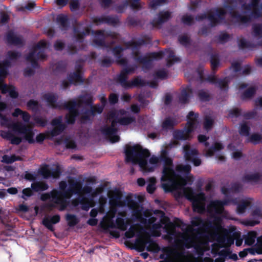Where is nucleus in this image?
Returning a JSON list of instances; mask_svg holds the SVG:
<instances>
[{"label":"nucleus","mask_w":262,"mask_h":262,"mask_svg":"<svg viewBox=\"0 0 262 262\" xmlns=\"http://www.w3.org/2000/svg\"><path fill=\"white\" fill-rule=\"evenodd\" d=\"M118 121L121 124L127 125L133 121V119L131 118H119Z\"/></svg>","instance_id":"nucleus-28"},{"label":"nucleus","mask_w":262,"mask_h":262,"mask_svg":"<svg viewBox=\"0 0 262 262\" xmlns=\"http://www.w3.org/2000/svg\"><path fill=\"white\" fill-rule=\"evenodd\" d=\"M258 242L262 244V235L257 238Z\"/></svg>","instance_id":"nucleus-59"},{"label":"nucleus","mask_w":262,"mask_h":262,"mask_svg":"<svg viewBox=\"0 0 262 262\" xmlns=\"http://www.w3.org/2000/svg\"><path fill=\"white\" fill-rule=\"evenodd\" d=\"M19 209L20 210L23 211H26L28 210V207L27 206L25 205H21L19 206Z\"/></svg>","instance_id":"nucleus-51"},{"label":"nucleus","mask_w":262,"mask_h":262,"mask_svg":"<svg viewBox=\"0 0 262 262\" xmlns=\"http://www.w3.org/2000/svg\"><path fill=\"white\" fill-rule=\"evenodd\" d=\"M8 66V63H0V76H5L7 74V68Z\"/></svg>","instance_id":"nucleus-26"},{"label":"nucleus","mask_w":262,"mask_h":262,"mask_svg":"<svg viewBox=\"0 0 262 262\" xmlns=\"http://www.w3.org/2000/svg\"><path fill=\"white\" fill-rule=\"evenodd\" d=\"M131 110L132 112L134 113H137L139 111V108L137 105H133L131 107Z\"/></svg>","instance_id":"nucleus-50"},{"label":"nucleus","mask_w":262,"mask_h":262,"mask_svg":"<svg viewBox=\"0 0 262 262\" xmlns=\"http://www.w3.org/2000/svg\"><path fill=\"white\" fill-rule=\"evenodd\" d=\"M163 15L167 17L169 16V13L167 12H165L163 14Z\"/></svg>","instance_id":"nucleus-63"},{"label":"nucleus","mask_w":262,"mask_h":262,"mask_svg":"<svg viewBox=\"0 0 262 262\" xmlns=\"http://www.w3.org/2000/svg\"><path fill=\"white\" fill-rule=\"evenodd\" d=\"M223 146L220 143H216L214 145L213 149H209L206 152V155L208 156H211L213 155V152L215 151L222 149Z\"/></svg>","instance_id":"nucleus-23"},{"label":"nucleus","mask_w":262,"mask_h":262,"mask_svg":"<svg viewBox=\"0 0 262 262\" xmlns=\"http://www.w3.org/2000/svg\"><path fill=\"white\" fill-rule=\"evenodd\" d=\"M155 217H151V218L148 219L149 222L151 223L155 221Z\"/></svg>","instance_id":"nucleus-60"},{"label":"nucleus","mask_w":262,"mask_h":262,"mask_svg":"<svg viewBox=\"0 0 262 262\" xmlns=\"http://www.w3.org/2000/svg\"><path fill=\"white\" fill-rule=\"evenodd\" d=\"M18 159L19 158L15 156H4L3 157L2 161L7 163H11L14 161L18 160Z\"/></svg>","instance_id":"nucleus-24"},{"label":"nucleus","mask_w":262,"mask_h":262,"mask_svg":"<svg viewBox=\"0 0 262 262\" xmlns=\"http://www.w3.org/2000/svg\"><path fill=\"white\" fill-rule=\"evenodd\" d=\"M225 259L223 255H220L219 257L216 258L214 260V262H224Z\"/></svg>","instance_id":"nucleus-46"},{"label":"nucleus","mask_w":262,"mask_h":262,"mask_svg":"<svg viewBox=\"0 0 262 262\" xmlns=\"http://www.w3.org/2000/svg\"><path fill=\"white\" fill-rule=\"evenodd\" d=\"M41 174L46 178H49L51 176L53 178H57L59 175L58 170H55L51 172L47 166L43 167L41 169Z\"/></svg>","instance_id":"nucleus-14"},{"label":"nucleus","mask_w":262,"mask_h":262,"mask_svg":"<svg viewBox=\"0 0 262 262\" xmlns=\"http://www.w3.org/2000/svg\"><path fill=\"white\" fill-rule=\"evenodd\" d=\"M115 132L114 128H110L106 131V134L108 135V137L112 142H116L119 141V137L117 136H113Z\"/></svg>","instance_id":"nucleus-21"},{"label":"nucleus","mask_w":262,"mask_h":262,"mask_svg":"<svg viewBox=\"0 0 262 262\" xmlns=\"http://www.w3.org/2000/svg\"><path fill=\"white\" fill-rule=\"evenodd\" d=\"M257 252L258 254H262V248H259L257 249Z\"/></svg>","instance_id":"nucleus-62"},{"label":"nucleus","mask_w":262,"mask_h":262,"mask_svg":"<svg viewBox=\"0 0 262 262\" xmlns=\"http://www.w3.org/2000/svg\"><path fill=\"white\" fill-rule=\"evenodd\" d=\"M249 127L247 124H244L241 125L240 133L243 135H247L248 133Z\"/></svg>","instance_id":"nucleus-27"},{"label":"nucleus","mask_w":262,"mask_h":262,"mask_svg":"<svg viewBox=\"0 0 262 262\" xmlns=\"http://www.w3.org/2000/svg\"><path fill=\"white\" fill-rule=\"evenodd\" d=\"M52 125L54 129L51 132V136L57 135L63 129V126L61 123V119L60 118L54 120L52 122Z\"/></svg>","instance_id":"nucleus-12"},{"label":"nucleus","mask_w":262,"mask_h":262,"mask_svg":"<svg viewBox=\"0 0 262 262\" xmlns=\"http://www.w3.org/2000/svg\"><path fill=\"white\" fill-rule=\"evenodd\" d=\"M34 6V3L33 2L30 3L26 7L27 9H31L33 8Z\"/></svg>","instance_id":"nucleus-54"},{"label":"nucleus","mask_w":262,"mask_h":262,"mask_svg":"<svg viewBox=\"0 0 262 262\" xmlns=\"http://www.w3.org/2000/svg\"><path fill=\"white\" fill-rule=\"evenodd\" d=\"M59 216L58 215H55L52 217L50 219H46L43 221V224L48 229L50 230L53 229V227L51 223L55 224L59 222Z\"/></svg>","instance_id":"nucleus-15"},{"label":"nucleus","mask_w":262,"mask_h":262,"mask_svg":"<svg viewBox=\"0 0 262 262\" xmlns=\"http://www.w3.org/2000/svg\"><path fill=\"white\" fill-rule=\"evenodd\" d=\"M56 3L59 6H64L66 4V0H56Z\"/></svg>","instance_id":"nucleus-47"},{"label":"nucleus","mask_w":262,"mask_h":262,"mask_svg":"<svg viewBox=\"0 0 262 262\" xmlns=\"http://www.w3.org/2000/svg\"><path fill=\"white\" fill-rule=\"evenodd\" d=\"M6 191H7V192L9 193L10 194H14L17 192V190L16 188L11 187V188L8 189L6 190Z\"/></svg>","instance_id":"nucleus-37"},{"label":"nucleus","mask_w":262,"mask_h":262,"mask_svg":"<svg viewBox=\"0 0 262 262\" xmlns=\"http://www.w3.org/2000/svg\"><path fill=\"white\" fill-rule=\"evenodd\" d=\"M258 103L260 105L262 106V98L259 99Z\"/></svg>","instance_id":"nucleus-64"},{"label":"nucleus","mask_w":262,"mask_h":262,"mask_svg":"<svg viewBox=\"0 0 262 262\" xmlns=\"http://www.w3.org/2000/svg\"><path fill=\"white\" fill-rule=\"evenodd\" d=\"M39 44L41 45V46L43 47V46H46V42L44 41H42L39 42Z\"/></svg>","instance_id":"nucleus-61"},{"label":"nucleus","mask_w":262,"mask_h":262,"mask_svg":"<svg viewBox=\"0 0 262 262\" xmlns=\"http://www.w3.org/2000/svg\"><path fill=\"white\" fill-rule=\"evenodd\" d=\"M81 187L79 183L73 182L70 184V189L66 190V184L61 182L59 184L60 192L56 190L52 191L50 194L45 193L42 194L41 199L42 200L51 199V200L56 204H63L64 199H69L72 194V191H75L78 193Z\"/></svg>","instance_id":"nucleus-6"},{"label":"nucleus","mask_w":262,"mask_h":262,"mask_svg":"<svg viewBox=\"0 0 262 262\" xmlns=\"http://www.w3.org/2000/svg\"><path fill=\"white\" fill-rule=\"evenodd\" d=\"M159 215L161 217L160 221L164 226L167 233L168 238H174L177 248H170L167 251V254L170 262H191V255H186L183 251L182 246L187 248L193 247L199 254H202L209 249V243L211 242L212 252L216 253L220 248L230 246L236 240V245L239 246L243 240L241 238L239 232L234 229L229 235L227 231L222 228L220 220L217 219L213 223L212 231L207 235L195 236L191 226H188L186 231L181 234L176 233L173 225L169 222L167 218L163 216V213L159 212Z\"/></svg>","instance_id":"nucleus-1"},{"label":"nucleus","mask_w":262,"mask_h":262,"mask_svg":"<svg viewBox=\"0 0 262 262\" xmlns=\"http://www.w3.org/2000/svg\"><path fill=\"white\" fill-rule=\"evenodd\" d=\"M102 110H103V107H102V106H100V107H99L98 108V110H97V109L96 108V111L97 112H98V113H101V112H102Z\"/></svg>","instance_id":"nucleus-56"},{"label":"nucleus","mask_w":262,"mask_h":262,"mask_svg":"<svg viewBox=\"0 0 262 262\" xmlns=\"http://www.w3.org/2000/svg\"><path fill=\"white\" fill-rule=\"evenodd\" d=\"M121 193L118 190H111L108 193V196L110 198L111 209L104 217L101 223L102 226L104 228L117 227V228L124 231L127 229L128 226L132 221L136 220L141 222H144L146 219L144 216L148 217L150 213L148 211H143V209L138 203L133 201H128L127 205L132 209V216L130 218L124 220L126 216L125 211L118 212L117 217L114 222V217L117 211L116 207H123L126 203L121 200Z\"/></svg>","instance_id":"nucleus-2"},{"label":"nucleus","mask_w":262,"mask_h":262,"mask_svg":"<svg viewBox=\"0 0 262 262\" xmlns=\"http://www.w3.org/2000/svg\"><path fill=\"white\" fill-rule=\"evenodd\" d=\"M19 56V54L17 53L14 52H9L8 54V59L10 60H13L16 59Z\"/></svg>","instance_id":"nucleus-30"},{"label":"nucleus","mask_w":262,"mask_h":262,"mask_svg":"<svg viewBox=\"0 0 262 262\" xmlns=\"http://www.w3.org/2000/svg\"><path fill=\"white\" fill-rule=\"evenodd\" d=\"M63 43L60 41L57 42L55 45V48L58 50L61 49L63 47Z\"/></svg>","instance_id":"nucleus-45"},{"label":"nucleus","mask_w":262,"mask_h":262,"mask_svg":"<svg viewBox=\"0 0 262 262\" xmlns=\"http://www.w3.org/2000/svg\"><path fill=\"white\" fill-rule=\"evenodd\" d=\"M196 115L193 112H190L188 115V122L186 127L183 133L178 132L175 136L177 139L187 140L192 137V133L196 128L197 125L196 123Z\"/></svg>","instance_id":"nucleus-8"},{"label":"nucleus","mask_w":262,"mask_h":262,"mask_svg":"<svg viewBox=\"0 0 262 262\" xmlns=\"http://www.w3.org/2000/svg\"><path fill=\"white\" fill-rule=\"evenodd\" d=\"M106 203V199L104 198H101L100 199V204L101 205V206L99 208V212H103L104 211V208L103 207V205L105 204Z\"/></svg>","instance_id":"nucleus-34"},{"label":"nucleus","mask_w":262,"mask_h":262,"mask_svg":"<svg viewBox=\"0 0 262 262\" xmlns=\"http://www.w3.org/2000/svg\"><path fill=\"white\" fill-rule=\"evenodd\" d=\"M67 220L71 225H74L76 223V217L72 215H68L67 216Z\"/></svg>","instance_id":"nucleus-31"},{"label":"nucleus","mask_w":262,"mask_h":262,"mask_svg":"<svg viewBox=\"0 0 262 262\" xmlns=\"http://www.w3.org/2000/svg\"><path fill=\"white\" fill-rule=\"evenodd\" d=\"M0 90L3 93H8L12 98H16L18 93L15 89L12 86H8L3 82H0Z\"/></svg>","instance_id":"nucleus-10"},{"label":"nucleus","mask_w":262,"mask_h":262,"mask_svg":"<svg viewBox=\"0 0 262 262\" xmlns=\"http://www.w3.org/2000/svg\"><path fill=\"white\" fill-rule=\"evenodd\" d=\"M153 235L155 236H159L160 235V232L158 231H154Z\"/></svg>","instance_id":"nucleus-57"},{"label":"nucleus","mask_w":262,"mask_h":262,"mask_svg":"<svg viewBox=\"0 0 262 262\" xmlns=\"http://www.w3.org/2000/svg\"><path fill=\"white\" fill-rule=\"evenodd\" d=\"M137 183L140 186H143L145 184V180L142 178H139L137 180Z\"/></svg>","instance_id":"nucleus-48"},{"label":"nucleus","mask_w":262,"mask_h":262,"mask_svg":"<svg viewBox=\"0 0 262 262\" xmlns=\"http://www.w3.org/2000/svg\"><path fill=\"white\" fill-rule=\"evenodd\" d=\"M198 140L200 142H203L207 140V137L203 135H199L198 136Z\"/></svg>","instance_id":"nucleus-44"},{"label":"nucleus","mask_w":262,"mask_h":262,"mask_svg":"<svg viewBox=\"0 0 262 262\" xmlns=\"http://www.w3.org/2000/svg\"><path fill=\"white\" fill-rule=\"evenodd\" d=\"M25 179L31 181L34 179V177L33 175L30 173H27L25 176Z\"/></svg>","instance_id":"nucleus-40"},{"label":"nucleus","mask_w":262,"mask_h":262,"mask_svg":"<svg viewBox=\"0 0 262 262\" xmlns=\"http://www.w3.org/2000/svg\"><path fill=\"white\" fill-rule=\"evenodd\" d=\"M225 203H223L219 201H212L210 203L207 209L210 212H215L216 213H222L223 211V206Z\"/></svg>","instance_id":"nucleus-11"},{"label":"nucleus","mask_w":262,"mask_h":262,"mask_svg":"<svg viewBox=\"0 0 262 262\" xmlns=\"http://www.w3.org/2000/svg\"><path fill=\"white\" fill-rule=\"evenodd\" d=\"M183 149L185 157L187 160L192 161L193 164L196 166L201 164V160L195 157L198 154V151L194 148L190 147L189 145H186L184 147Z\"/></svg>","instance_id":"nucleus-9"},{"label":"nucleus","mask_w":262,"mask_h":262,"mask_svg":"<svg viewBox=\"0 0 262 262\" xmlns=\"http://www.w3.org/2000/svg\"><path fill=\"white\" fill-rule=\"evenodd\" d=\"M256 233L255 232H249L245 238V244L248 245H252L255 240Z\"/></svg>","instance_id":"nucleus-20"},{"label":"nucleus","mask_w":262,"mask_h":262,"mask_svg":"<svg viewBox=\"0 0 262 262\" xmlns=\"http://www.w3.org/2000/svg\"><path fill=\"white\" fill-rule=\"evenodd\" d=\"M102 191V188L101 187L97 188L94 192L92 193V195L94 196L96 195L97 193H99L101 192Z\"/></svg>","instance_id":"nucleus-49"},{"label":"nucleus","mask_w":262,"mask_h":262,"mask_svg":"<svg viewBox=\"0 0 262 262\" xmlns=\"http://www.w3.org/2000/svg\"><path fill=\"white\" fill-rule=\"evenodd\" d=\"M118 100L117 96L115 94H111L110 96L109 101L112 103H115Z\"/></svg>","instance_id":"nucleus-35"},{"label":"nucleus","mask_w":262,"mask_h":262,"mask_svg":"<svg viewBox=\"0 0 262 262\" xmlns=\"http://www.w3.org/2000/svg\"><path fill=\"white\" fill-rule=\"evenodd\" d=\"M172 123L171 122V121L167 119V120H166L164 122H163V126L165 128H167L169 126H170L172 125Z\"/></svg>","instance_id":"nucleus-41"},{"label":"nucleus","mask_w":262,"mask_h":262,"mask_svg":"<svg viewBox=\"0 0 262 262\" xmlns=\"http://www.w3.org/2000/svg\"><path fill=\"white\" fill-rule=\"evenodd\" d=\"M242 156V154L240 151H235L232 154V157L235 159H237Z\"/></svg>","instance_id":"nucleus-39"},{"label":"nucleus","mask_w":262,"mask_h":262,"mask_svg":"<svg viewBox=\"0 0 262 262\" xmlns=\"http://www.w3.org/2000/svg\"><path fill=\"white\" fill-rule=\"evenodd\" d=\"M191 167L189 165H184L182 164L179 165L177 166V171L181 175H185L190 171Z\"/></svg>","instance_id":"nucleus-19"},{"label":"nucleus","mask_w":262,"mask_h":262,"mask_svg":"<svg viewBox=\"0 0 262 262\" xmlns=\"http://www.w3.org/2000/svg\"><path fill=\"white\" fill-rule=\"evenodd\" d=\"M125 155L127 161L138 164L143 172L153 171L160 162V159L154 156L151 157L147 162L145 159L149 157V152L139 145H127L125 147Z\"/></svg>","instance_id":"nucleus-5"},{"label":"nucleus","mask_w":262,"mask_h":262,"mask_svg":"<svg viewBox=\"0 0 262 262\" xmlns=\"http://www.w3.org/2000/svg\"><path fill=\"white\" fill-rule=\"evenodd\" d=\"M12 115L14 117H20L25 122H28L30 118L29 115L26 112H23L19 108L15 109Z\"/></svg>","instance_id":"nucleus-16"},{"label":"nucleus","mask_w":262,"mask_h":262,"mask_svg":"<svg viewBox=\"0 0 262 262\" xmlns=\"http://www.w3.org/2000/svg\"><path fill=\"white\" fill-rule=\"evenodd\" d=\"M5 108L6 104L0 102V111L4 110ZM0 124L1 125L8 127L11 130L10 133L2 131L1 135L3 138L9 139L12 143L19 144L23 139H25L29 143L33 142L34 134L29 125H24L20 122L11 124L10 121L1 113Z\"/></svg>","instance_id":"nucleus-4"},{"label":"nucleus","mask_w":262,"mask_h":262,"mask_svg":"<svg viewBox=\"0 0 262 262\" xmlns=\"http://www.w3.org/2000/svg\"><path fill=\"white\" fill-rule=\"evenodd\" d=\"M261 140V137L258 134H253L251 136V140L252 142L256 143L259 142Z\"/></svg>","instance_id":"nucleus-29"},{"label":"nucleus","mask_w":262,"mask_h":262,"mask_svg":"<svg viewBox=\"0 0 262 262\" xmlns=\"http://www.w3.org/2000/svg\"><path fill=\"white\" fill-rule=\"evenodd\" d=\"M97 214V211L95 210V209H93L91 210V215L93 217H95L96 216Z\"/></svg>","instance_id":"nucleus-53"},{"label":"nucleus","mask_w":262,"mask_h":262,"mask_svg":"<svg viewBox=\"0 0 262 262\" xmlns=\"http://www.w3.org/2000/svg\"><path fill=\"white\" fill-rule=\"evenodd\" d=\"M141 233V229L138 226L130 227L128 231L125 232V236L127 238H131L135 233ZM136 246L141 251L144 250L145 248L149 251L156 252L158 250V245L155 242L151 241L149 237L146 234H140L136 242Z\"/></svg>","instance_id":"nucleus-7"},{"label":"nucleus","mask_w":262,"mask_h":262,"mask_svg":"<svg viewBox=\"0 0 262 262\" xmlns=\"http://www.w3.org/2000/svg\"><path fill=\"white\" fill-rule=\"evenodd\" d=\"M74 105L73 102H69V113L67 116V120L69 123H73L74 121L75 117L76 116L77 112L76 110L74 108Z\"/></svg>","instance_id":"nucleus-13"},{"label":"nucleus","mask_w":262,"mask_h":262,"mask_svg":"<svg viewBox=\"0 0 262 262\" xmlns=\"http://www.w3.org/2000/svg\"><path fill=\"white\" fill-rule=\"evenodd\" d=\"M31 186L33 189L36 191L45 190L48 187L47 184L40 182L34 183Z\"/></svg>","instance_id":"nucleus-18"},{"label":"nucleus","mask_w":262,"mask_h":262,"mask_svg":"<svg viewBox=\"0 0 262 262\" xmlns=\"http://www.w3.org/2000/svg\"><path fill=\"white\" fill-rule=\"evenodd\" d=\"M88 223L92 226H94L97 224V220L95 219H91L89 220Z\"/></svg>","instance_id":"nucleus-43"},{"label":"nucleus","mask_w":262,"mask_h":262,"mask_svg":"<svg viewBox=\"0 0 262 262\" xmlns=\"http://www.w3.org/2000/svg\"><path fill=\"white\" fill-rule=\"evenodd\" d=\"M154 57H155V58H158V57H159L160 56H161V53H154Z\"/></svg>","instance_id":"nucleus-58"},{"label":"nucleus","mask_w":262,"mask_h":262,"mask_svg":"<svg viewBox=\"0 0 262 262\" xmlns=\"http://www.w3.org/2000/svg\"><path fill=\"white\" fill-rule=\"evenodd\" d=\"M81 204L82 205V207L85 210L88 209L90 207L94 205V202L92 201H89L88 200H82Z\"/></svg>","instance_id":"nucleus-25"},{"label":"nucleus","mask_w":262,"mask_h":262,"mask_svg":"<svg viewBox=\"0 0 262 262\" xmlns=\"http://www.w3.org/2000/svg\"><path fill=\"white\" fill-rule=\"evenodd\" d=\"M171 160L165 159L161 178L162 185L166 191L180 190V192L185 195L188 199L192 200L194 210L200 212L204 210V197L202 193L194 195L189 188H184L187 182L191 181L190 176H186V179H183L179 174H176L171 168Z\"/></svg>","instance_id":"nucleus-3"},{"label":"nucleus","mask_w":262,"mask_h":262,"mask_svg":"<svg viewBox=\"0 0 262 262\" xmlns=\"http://www.w3.org/2000/svg\"><path fill=\"white\" fill-rule=\"evenodd\" d=\"M6 193H7L6 190V191L5 190L1 191H0V198H4L6 196Z\"/></svg>","instance_id":"nucleus-52"},{"label":"nucleus","mask_w":262,"mask_h":262,"mask_svg":"<svg viewBox=\"0 0 262 262\" xmlns=\"http://www.w3.org/2000/svg\"><path fill=\"white\" fill-rule=\"evenodd\" d=\"M155 182L156 180L154 178H151L149 179V184L147 186V190L148 192L151 193L155 189Z\"/></svg>","instance_id":"nucleus-22"},{"label":"nucleus","mask_w":262,"mask_h":262,"mask_svg":"<svg viewBox=\"0 0 262 262\" xmlns=\"http://www.w3.org/2000/svg\"><path fill=\"white\" fill-rule=\"evenodd\" d=\"M49 135L48 134L47 135L43 134H40L36 137V141L38 142L42 141L46 137L49 136Z\"/></svg>","instance_id":"nucleus-33"},{"label":"nucleus","mask_w":262,"mask_h":262,"mask_svg":"<svg viewBox=\"0 0 262 262\" xmlns=\"http://www.w3.org/2000/svg\"><path fill=\"white\" fill-rule=\"evenodd\" d=\"M251 201L250 199H246L242 202L237 206V212L239 214L243 213L246 208L251 204Z\"/></svg>","instance_id":"nucleus-17"},{"label":"nucleus","mask_w":262,"mask_h":262,"mask_svg":"<svg viewBox=\"0 0 262 262\" xmlns=\"http://www.w3.org/2000/svg\"><path fill=\"white\" fill-rule=\"evenodd\" d=\"M201 223V221L199 218H195L192 221V224L193 226H198Z\"/></svg>","instance_id":"nucleus-38"},{"label":"nucleus","mask_w":262,"mask_h":262,"mask_svg":"<svg viewBox=\"0 0 262 262\" xmlns=\"http://www.w3.org/2000/svg\"><path fill=\"white\" fill-rule=\"evenodd\" d=\"M192 20V18L189 16H184L183 18V21L184 23L188 24Z\"/></svg>","instance_id":"nucleus-42"},{"label":"nucleus","mask_w":262,"mask_h":262,"mask_svg":"<svg viewBox=\"0 0 262 262\" xmlns=\"http://www.w3.org/2000/svg\"><path fill=\"white\" fill-rule=\"evenodd\" d=\"M213 121L211 119H207L204 123V127L206 129L211 127Z\"/></svg>","instance_id":"nucleus-32"},{"label":"nucleus","mask_w":262,"mask_h":262,"mask_svg":"<svg viewBox=\"0 0 262 262\" xmlns=\"http://www.w3.org/2000/svg\"><path fill=\"white\" fill-rule=\"evenodd\" d=\"M82 191L83 193H88V192H90V189L89 188H84L83 190H82Z\"/></svg>","instance_id":"nucleus-55"},{"label":"nucleus","mask_w":262,"mask_h":262,"mask_svg":"<svg viewBox=\"0 0 262 262\" xmlns=\"http://www.w3.org/2000/svg\"><path fill=\"white\" fill-rule=\"evenodd\" d=\"M23 194L27 196H30L32 195V190L30 188H26L23 190Z\"/></svg>","instance_id":"nucleus-36"}]
</instances>
